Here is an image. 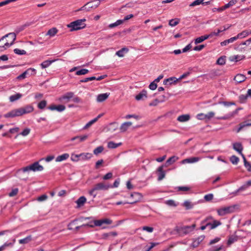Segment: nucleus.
<instances>
[{
    "instance_id": "nucleus-1",
    "label": "nucleus",
    "mask_w": 251,
    "mask_h": 251,
    "mask_svg": "<svg viewBox=\"0 0 251 251\" xmlns=\"http://www.w3.org/2000/svg\"><path fill=\"white\" fill-rule=\"evenodd\" d=\"M16 39V34L14 32L8 33L2 36L0 39V52L6 50L12 46Z\"/></svg>"
},
{
    "instance_id": "nucleus-2",
    "label": "nucleus",
    "mask_w": 251,
    "mask_h": 251,
    "mask_svg": "<svg viewBox=\"0 0 251 251\" xmlns=\"http://www.w3.org/2000/svg\"><path fill=\"white\" fill-rule=\"evenodd\" d=\"M86 21V20L85 18L78 19L71 22L67 26L70 28V31L78 30L86 27V25L85 24Z\"/></svg>"
},
{
    "instance_id": "nucleus-3",
    "label": "nucleus",
    "mask_w": 251,
    "mask_h": 251,
    "mask_svg": "<svg viewBox=\"0 0 251 251\" xmlns=\"http://www.w3.org/2000/svg\"><path fill=\"white\" fill-rule=\"evenodd\" d=\"M110 188H112L111 185L103 182H100L96 184L94 186L93 188L89 191V194L95 198L97 196V194L94 193L95 191L99 190H107Z\"/></svg>"
},
{
    "instance_id": "nucleus-4",
    "label": "nucleus",
    "mask_w": 251,
    "mask_h": 251,
    "mask_svg": "<svg viewBox=\"0 0 251 251\" xmlns=\"http://www.w3.org/2000/svg\"><path fill=\"white\" fill-rule=\"evenodd\" d=\"M44 170V167L39 164L38 162H35L34 163L27 166L25 167L22 168L19 171H22L23 172H28L29 171L38 172L42 171Z\"/></svg>"
},
{
    "instance_id": "nucleus-5",
    "label": "nucleus",
    "mask_w": 251,
    "mask_h": 251,
    "mask_svg": "<svg viewBox=\"0 0 251 251\" xmlns=\"http://www.w3.org/2000/svg\"><path fill=\"white\" fill-rule=\"evenodd\" d=\"M195 227V224H193L190 226H176L175 228V230L179 234H187L193 231Z\"/></svg>"
},
{
    "instance_id": "nucleus-6",
    "label": "nucleus",
    "mask_w": 251,
    "mask_h": 251,
    "mask_svg": "<svg viewBox=\"0 0 251 251\" xmlns=\"http://www.w3.org/2000/svg\"><path fill=\"white\" fill-rule=\"evenodd\" d=\"M234 210L232 206L224 207L217 209V212L219 216H224L227 214L232 213Z\"/></svg>"
},
{
    "instance_id": "nucleus-7",
    "label": "nucleus",
    "mask_w": 251,
    "mask_h": 251,
    "mask_svg": "<svg viewBox=\"0 0 251 251\" xmlns=\"http://www.w3.org/2000/svg\"><path fill=\"white\" fill-rule=\"evenodd\" d=\"M29 111H10L7 114L4 115L5 118H14L20 116L28 113Z\"/></svg>"
},
{
    "instance_id": "nucleus-8",
    "label": "nucleus",
    "mask_w": 251,
    "mask_h": 251,
    "mask_svg": "<svg viewBox=\"0 0 251 251\" xmlns=\"http://www.w3.org/2000/svg\"><path fill=\"white\" fill-rule=\"evenodd\" d=\"M148 98V92L145 89H143L135 96V99L137 101H143Z\"/></svg>"
},
{
    "instance_id": "nucleus-9",
    "label": "nucleus",
    "mask_w": 251,
    "mask_h": 251,
    "mask_svg": "<svg viewBox=\"0 0 251 251\" xmlns=\"http://www.w3.org/2000/svg\"><path fill=\"white\" fill-rule=\"evenodd\" d=\"M93 226H101L103 224L110 225L112 223V221L109 219H103L101 220H95Z\"/></svg>"
},
{
    "instance_id": "nucleus-10",
    "label": "nucleus",
    "mask_w": 251,
    "mask_h": 251,
    "mask_svg": "<svg viewBox=\"0 0 251 251\" xmlns=\"http://www.w3.org/2000/svg\"><path fill=\"white\" fill-rule=\"evenodd\" d=\"M214 116V113L210 112L208 114L200 113L197 115V118L199 120H209Z\"/></svg>"
},
{
    "instance_id": "nucleus-11",
    "label": "nucleus",
    "mask_w": 251,
    "mask_h": 251,
    "mask_svg": "<svg viewBox=\"0 0 251 251\" xmlns=\"http://www.w3.org/2000/svg\"><path fill=\"white\" fill-rule=\"evenodd\" d=\"M130 197L134 198V200L131 202H126L125 203H135L137 201H139L142 198V196L139 193L134 192L130 194Z\"/></svg>"
},
{
    "instance_id": "nucleus-12",
    "label": "nucleus",
    "mask_w": 251,
    "mask_h": 251,
    "mask_svg": "<svg viewBox=\"0 0 251 251\" xmlns=\"http://www.w3.org/2000/svg\"><path fill=\"white\" fill-rule=\"evenodd\" d=\"M200 159L201 158L199 157H190L182 160L181 161V163L183 164L186 163H194L198 162Z\"/></svg>"
},
{
    "instance_id": "nucleus-13",
    "label": "nucleus",
    "mask_w": 251,
    "mask_h": 251,
    "mask_svg": "<svg viewBox=\"0 0 251 251\" xmlns=\"http://www.w3.org/2000/svg\"><path fill=\"white\" fill-rule=\"evenodd\" d=\"M205 238L204 235H201L198 238L195 239L192 243V247L196 248L204 240Z\"/></svg>"
},
{
    "instance_id": "nucleus-14",
    "label": "nucleus",
    "mask_w": 251,
    "mask_h": 251,
    "mask_svg": "<svg viewBox=\"0 0 251 251\" xmlns=\"http://www.w3.org/2000/svg\"><path fill=\"white\" fill-rule=\"evenodd\" d=\"M233 148L234 150L237 151L241 156L243 157V155H244L242 151H243V147L241 143H235L233 144Z\"/></svg>"
},
{
    "instance_id": "nucleus-15",
    "label": "nucleus",
    "mask_w": 251,
    "mask_h": 251,
    "mask_svg": "<svg viewBox=\"0 0 251 251\" xmlns=\"http://www.w3.org/2000/svg\"><path fill=\"white\" fill-rule=\"evenodd\" d=\"M132 123L130 122H125L122 124L120 127L121 132H125L127 130L129 127L132 125Z\"/></svg>"
},
{
    "instance_id": "nucleus-16",
    "label": "nucleus",
    "mask_w": 251,
    "mask_h": 251,
    "mask_svg": "<svg viewBox=\"0 0 251 251\" xmlns=\"http://www.w3.org/2000/svg\"><path fill=\"white\" fill-rule=\"evenodd\" d=\"M128 51L129 49L127 47H124L116 51V55L120 57H123L125 56V54L128 52Z\"/></svg>"
},
{
    "instance_id": "nucleus-17",
    "label": "nucleus",
    "mask_w": 251,
    "mask_h": 251,
    "mask_svg": "<svg viewBox=\"0 0 251 251\" xmlns=\"http://www.w3.org/2000/svg\"><path fill=\"white\" fill-rule=\"evenodd\" d=\"M103 113L99 114L96 118L90 121L88 123L86 124V125L83 127L84 129H87L91 126L93 124H94L96 122L98 121V120L103 115Z\"/></svg>"
},
{
    "instance_id": "nucleus-18",
    "label": "nucleus",
    "mask_w": 251,
    "mask_h": 251,
    "mask_svg": "<svg viewBox=\"0 0 251 251\" xmlns=\"http://www.w3.org/2000/svg\"><path fill=\"white\" fill-rule=\"evenodd\" d=\"M246 78L247 77L245 75L239 74L235 76L234 80L237 83H240L244 81L246 79Z\"/></svg>"
},
{
    "instance_id": "nucleus-19",
    "label": "nucleus",
    "mask_w": 251,
    "mask_h": 251,
    "mask_svg": "<svg viewBox=\"0 0 251 251\" xmlns=\"http://www.w3.org/2000/svg\"><path fill=\"white\" fill-rule=\"evenodd\" d=\"M245 58L244 55H235L229 57V60L233 62H238Z\"/></svg>"
},
{
    "instance_id": "nucleus-20",
    "label": "nucleus",
    "mask_w": 251,
    "mask_h": 251,
    "mask_svg": "<svg viewBox=\"0 0 251 251\" xmlns=\"http://www.w3.org/2000/svg\"><path fill=\"white\" fill-rule=\"evenodd\" d=\"M166 99V97L162 95L161 98L156 99L154 100H153L152 102H150L149 104L150 106H156L159 103L162 102L164 101H165Z\"/></svg>"
},
{
    "instance_id": "nucleus-21",
    "label": "nucleus",
    "mask_w": 251,
    "mask_h": 251,
    "mask_svg": "<svg viewBox=\"0 0 251 251\" xmlns=\"http://www.w3.org/2000/svg\"><path fill=\"white\" fill-rule=\"evenodd\" d=\"M80 156V160L86 161L90 159L92 157V154L91 153L86 152L79 154Z\"/></svg>"
},
{
    "instance_id": "nucleus-22",
    "label": "nucleus",
    "mask_w": 251,
    "mask_h": 251,
    "mask_svg": "<svg viewBox=\"0 0 251 251\" xmlns=\"http://www.w3.org/2000/svg\"><path fill=\"white\" fill-rule=\"evenodd\" d=\"M56 60H47L40 64V66L42 69H46L49 67L52 63L55 62Z\"/></svg>"
},
{
    "instance_id": "nucleus-23",
    "label": "nucleus",
    "mask_w": 251,
    "mask_h": 251,
    "mask_svg": "<svg viewBox=\"0 0 251 251\" xmlns=\"http://www.w3.org/2000/svg\"><path fill=\"white\" fill-rule=\"evenodd\" d=\"M91 3L95 2V4H93L92 5L90 4L89 5H88V8H87V11H90L91 9L96 8L100 5V0H94L93 1H91Z\"/></svg>"
},
{
    "instance_id": "nucleus-24",
    "label": "nucleus",
    "mask_w": 251,
    "mask_h": 251,
    "mask_svg": "<svg viewBox=\"0 0 251 251\" xmlns=\"http://www.w3.org/2000/svg\"><path fill=\"white\" fill-rule=\"evenodd\" d=\"M49 110H65L66 107L65 105L60 104L56 105L54 104H51L48 107Z\"/></svg>"
},
{
    "instance_id": "nucleus-25",
    "label": "nucleus",
    "mask_w": 251,
    "mask_h": 251,
    "mask_svg": "<svg viewBox=\"0 0 251 251\" xmlns=\"http://www.w3.org/2000/svg\"><path fill=\"white\" fill-rule=\"evenodd\" d=\"M69 154L67 153L62 154L56 158L55 161L58 162L66 160L69 157Z\"/></svg>"
},
{
    "instance_id": "nucleus-26",
    "label": "nucleus",
    "mask_w": 251,
    "mask_h": 251,
    "mask_svg": "<svg viewBox=\"0 0 251 251\" xmlns=\"http://www.w3.org/2000/svg\"><path fill=\"white\" fill-rule=\"evenodd\" d=\"M209 37H210V35H209V34L205 35L203 36H201L198 38H197L195 40V44H198L201 43L203 41L207 39Z\"/></svg>"
},
{
    "instance_id": "nucleus-27",
    "label": "nucleus",
    "mask_w": 251,
    "mask_h": 251,
    "mask_svg": "<svg viewBox=\"0 0 251 251\" xmlns=\"http://www.w3.org/2000/svg\"><path fill=\"white\" fill-rule=\"evenodd\" d=\"M74 96V93L72 92H67L66 94H65L64 95H63L62 97L59 98V100H69L71 98H73Z\"/></svg>"
},
{
    "instance_id": "nucleus-28",
    "label": "nucleus",
    "mask_w": 251,
    "mask_h": 251,
    "mask_svg": "<svg viewBox=\"0 0 251 251\" xmlns=\"http://www.w3.org/2000/svg\"><path fill=\"white\" fill-rule=\"evenodd\" d=\"M250 34L249 31L248 30H244L241 32L238 33L236 36L237 39H242L249 36Z\"/></svg>"
},
{
    "instance_id": "nucleus-29",
    "label": "nucleus",
    "mask_w": 251,
    "mask_h": 251,
    "mask_svg": "<svg viewBox=\"0 0 251 251\" xmlns=\"http://www.w3.org/2000/svg\"><path fill=\"white\" fill-rule=\"evenodd\" d=\"M158 180H161L163 178L165 177V173L163 171V167L160 166L158 169Z\"/></svg>"
},
{
    "instance_id": "nucleus-30",
    "label": "nucleus",
    "mask_w": 251,
    "mask_h": 251,
    "mask_svg": "<svg viewBox=\"0 0 251 251\" xmlns=\"http://www.w3.org/2000/svg\"><path fill=\"white\" fill-rule=\"evenodd\" d=\"M109 96V94L107 93H103V94H99L97 96V101L99 102H102L104 100H105L106 99L108 98Z\"/></svg>"
},
{
    "instance_id": "nucleus-31",
    "label": "nucleus",
    "mask_w": 251,
    "mask_h": 251,
    "mask_svg": "<svg viewBox=\"0 0 251 251\" xmlns=\"http://www.w3.org/2000/svg\"><path fill=\"white\" fill-rule=\"evenodd\" d=\"M86 201V199L84 196L80 197L76 201V203L77 205V207H79L83 206Z\"/></svg>"
},
{
    "instance_id": "nucleus-32",
    "label": "nucleus",
    "mask_w": 251,
    "mask_h": 251,
    "mask_svg": "<svg viewBox=\"0 0 251 251\" xmlns=\"http://www.w3.org/2000/svg\"><path fill=\"white\" fill-rule=\"evenodd\" d=\"M178 79L175 77H172L164 80L163 84L165 85H171L174 82H176Z\"/></svg>"
},
{
    "instance_id": "nucleus-33",
    "label": "nucleus",
    "mask_w": 251,
    "mask_h": 251,
    "mask_svg": "<svg viewBox=\"0 0 251 251\" xmlns=\"http://www.w3.org/2000/svg\"><path fill=\"white\" fill-rule=\"evenodd\" d=\"M190 119V116L188 114L182 115L177 118V120L180 122H185Z\"/></svg>"
},
{
    "instance_id": "nucleus-34",
    "label": "nucleus",
    "mask_w": 251,
    "mask_h": 251,
    "mask_svg": "<svg viewBox=\"0 0 251 251\" xmlns=\"http://www.w3.org/2000/svg\"><path fill=\"white\" fill-rule=\"evenodd\" d=\"M118 128V125L116 123H111L107 126V129L108 131L113 132L115 131Z\"/></svg>"
},
{
    "instance_id": "nucleus-35",
    "label": "nucleus",
    "mask_w": 251,
    "mask_h": 251,
    "mask_svg": "<svg viewBox=\"0 0 251 251\" xmlns=\"http://www.w3.org/2000/svg\"><path fill=\"white\" fill-rule=\"evenodd\" d=\"M22 96V95L20 93H17L16 94L11 95L9 97V100L11 102H14L17 100L20 99Z\"/></svg>"
},
{
    "instance_id": "nucleus-36",
    "label": "nucleus",
    "mask_w": 251,
    "mask_h": 251,
    "mask_svg": "<svg viewBox=\"0 0 251 251\" xmlns=\"http://www.w3.org/2000/svg\"><path fill=\"white\" fill-rule=\"evenodd\" d=\"M32 240V236L29 235L24 239H22L19 240V242L21 244H25L28 243Z\"/></svg>"
},
{
    "instance_id": "nucleus-37",
    "label": "nucleus",
    "mask_w": 251,
    "mask_h": 251,
    "mask_svg": "<svg viewBox=\"0 0 251 251\" xmlns=\"http://www.w3.org/2000/svg\"><path fill=\"white\" fill-rule=\"evenodd\" d=\"M178 159V157L176 156H172L169 158L166 162V164L167 166L174 163Z\"/></svg>"
},
{
    "instance_id": "nucleus-38",
    "label": "nucleus",
    "mask_w": 251,
    "mask_h": 251,
    "mask_svg": "<svg viewBox=\"0 0 251 251\" xmlns=\"http://www.w3.org/2000/svg\"><path fill=\"white\" fill-rule=\"evenodd\" d=\"M229 27V26H228L227 27H224V29H218L217 30V32H212L210 33L209 34V35H210V37H212L213 36H218V35H219L220 33L226 30Z\"/></svg>"
},
{
    "instance_id": "nucleus-39",
    "label": "nucleus",
    "mask_w": 251,
    "mask_h": 251,
    "mask_svg": "<svg viewBox=\"0 0 251 251\" xmlns=\"http://www.w3.org/2000/svg\"><path fill=\"white\" fill-rule=\"evenodd\" d=\"M122 145V143H115L114 142L111 141L108 143L107 147L110 149H115Z\"/></svg>"
},
{
    "instance_id": "nucleus-40",
    "label": "nucleus",
    "mask_w": 251,
    "mask_h": 251,
    "mask_svg": "<svg viewBox=\"0 0 251 251\" xmlns=\"http://www.w3.org/2000/svg\"><path fill=\"white\" fill-rule=\"evenodd\" d=\"M182 205L186 209H190L193 207L194 204L189 201H185Z\"/></svg>"
},
{
    "instance_id": "nucleus-41",
    "label": "nucleus",
    "mask_w": 251,
    "mask_h": 251,
    "mask_svg": "<svg viewBox=\"0 0 251 251\" xmlns=\"http://www.w3.org/2000/svg\"><path fill=\"white\" fill-rule=\"evenodd\" d=\"M179 19L176 18L175 19H171L169 21V25L172 27L175 26L179 23Z\"/></svg>"
},
{
    "instance_id": "nucleus-42",
    "label": "nucleus",
    "mask_w": 251,
    "mask_h": 251,
    "mask_svg": "<svg viewBox=\"0 0 251 251\" xmlns=\"http://www.w3.org/2000/svg\"><path fill=\"white\" fill-rule=\"evenodd\" d=\"M221 225V223L220 221L214 220L212 223L210 222V226H209L211 229H213Z\"/></svg>"
},
{
    "instance_id": "nucleus-43",
    "label": "nucleus",
    "mask_w": 251,
    "mask_h": 251,
    "mask_svg": "<svg viewBox=\"0 0 251 251\" xmlns=\"http://www.w3.org/2000/svg\"><path fill=\"white\" fill-rule=\"evenodd\" d=\"M238 0H230L227 3L223 6L225 9L235 5L237 2Z\"/></svg>"
},
{
    "instance_id": "nucleus-44",
    "label": "nucleus",
    "mask_w": 251,
    "mask_h": 251,
    "mask_svg": "<svg viewBox=\"0 0 251 251\" xmlns=\"http://www.w3.org/2000/svg\"><path fill=\"white\" fill-rule=\"evenodd\" d=\"M57 31L58 30L56 28L53 27L48 30L47 34L50 35L51 37H52L57 33Z\"/></svg>"
},
{
    "instance_id": "nucleus-45",
    "label": "nucleus",
    "mask_w": 251,
    "mask_h": 251,
    "mask_svg": "<svg viewBox=\"0 0 251 251\" xmlns=\"http://www.w3.org/2000/svg\"><path fill=\"white\" fill-rule=\"evenodd\" d=\"M243 159L244 160L245 167L247 168L248 171L251 172V164L247 161L244 155H243Z\"/></svg>"
},
{
    "instance_id": "nucleus-46",
    "label": "nucleus",
    "mask_w": 251,
    "mask_h": 251,
    "mask_svg": "<svg viewBox=\"0 0 251 251\" xmlns=\"http://www.w3.org/2000/svg\"><path fill=\"white\" fill-rule=\"evenodd\" d=\"M250 44V43L249 41V40H247L246 41H244V42H242V43H241L239 46L237 47H235L234 48V49L236 50H242V49L243 48H240V46H242V45H246V46H249V45Z\"/></svg>"
},
{
    "instance_id": "nucleus-47",
    "label": "nucleus",
    "mask_w": 251,
    "mask_h": 251,
    "mask_svg": "<svg viewBox=\"0 0 251 251\" xmlns=\"http://www.w3.org/2000/svg\"><path fill=\"white\" fill-rule=\"evenodd\" d=\"M14 52L18 55H25L26 54V51L24 50H21L18 48L15 49L14 50Z\"/></svg>"
},
{
    "instance_id": "nucleus-48",
    "label": "nucleus",
    "mask_w": 251,
    "mask_h": 251,
    "mask_svg": "<svg viewBox=\"0 0 251 251\" xmlns=\"http://www.w3.org/2000/svg\"><path fill=\"white\" fill-rule=\"evenodd\" d=\"M226 63V56H222L217 60V64L220 65H223Z\"/></svg>"
},
{
    "instance_id": "nucleus-49",
    "label": "nucleus",
    "mask_w": 251,
    "mask_h": 251,
    "mask_svg": "<svg viewBox=\"0 0 251 251\" xmlns=\"http://www.w3.org/2000/svg\"><path fill=\"white\" fill-rule=\"evenodd\" d=\"M89 70L86 69H81L76 72L75 75H84L87 74Z\"/></svg>"
},
{
    "instance_id": "nucleus-50",
    "label": "nucleus",
    "mask_w": 251,
    "mask_h": 251,
    "mask_svg": "<svg viewBox=\"0 0 251 251\" xmlns=\"http://www.w3.org/2000/svg\"><path fill=\"white\" fill-rule=\"evenodd\" d=\"M230 161L233 164L236 165L238 163L239 159V158L235 155H232L230 158Z\"/></svg>"
},
{
    "instance_id": "nucleus-51",
    "label": "nucleus",
    "mask_w": 251,
    "mask_h": 251,
    "mask_svg": "<svg viewBox=\"0 0 251 251\" xmlns=\"http://www.w3.org/2000/svg\"><path fill=\"white\" fill-rule=\"evenodd\" d=\"M47 105V101L45 100H43L41 101L38 104V108L40 109H44Z\"/></svg>"
},
{
    "instance_id": "nucleus-52",
    "label": "nucleus",
    "mask_w": 251,
    "mask_h": 251,
    "mask_svg": "<svg viewBox=\"0 0 251 251\" xmlns=\"http://www.w3.org/2000/svg\"><path fill=\"white\" fill-rule=\"evenodd\" d=\"M236 241H237V237L234 236H231L229 237V238L227 241V244L228 246H230L231 244H233Z\"/></svg>"
},
{
    "instance_id": "nucleus-53",
    "label": "nucleus",
    "mask_w": 251,
    "mask_h": 251,
    "mask_svg": "<svg viewBox=\"0 0 251 251\" xmlns=\"http://www.w3.org/2000/svg\"><path fill=\"white\" fill-rule=\"evenodd\" d=\"M71 159L74 162H77L80 160V156L79 154L73 153L71 155Z\"/></svg>"
},
{
    "instance_id": "nucleus-54",
    "label": "nucleus",
    "mask_w": 251,
    "mask_h": 251,
    "mask_svg": "<svg viewBox=\"0 0 251 251\" xmlns=\"http://www.w3.org/2000/svg\"><path fill=\"white\" fill-rule=\"evenodd\" d=\"M103 151V147L102 146H99L94 150L93 152L94 154L98 155L101 153Z\"/></svg>"
},
{
    "instance_id": "nucleus-55",
    "label": "nucleus",
    "mask_w": 251,
    "mask_h": 251,
    "mask_svg": "<svg viewBox=\"0 0 251 251\" xmlns=\"http://www.w3.org/2000/svg\"><path fill=\"white\" fill-rule=\"evenodd\" d=\"M87 135H84L82 136H76L72 138L71 140L74 141L75 139H79V142H82L85 140L87 138Z\"/></svg>"
},
{
    "instance_id": "nucleus-56",
    "label": "nucleus",
    "mask_w": 251,
    "mask_h": 251,
    "mask_svg": "<svg viewBox=\"0 0 251 251\" xmlns=\"http://www.w3.org/2000/svg\"><path fill=\"white\" fill-rule=\"evenodd\" d=\"M177 189L179 191L187 192L191 189V187L189 186H179L177 188Z\"/></svg>"
},
{
    "instance_id": "nucleus-57",
    "label": "nucleus",
    "mask_w": 251,
    "mask_h": 251,
    "mask_svg": "<svg viewBox=\"0 0 251 251\" xmlns=\"http://www.w3.org/2000/svg\"><path fill=\"white\" fill-rule=\"evenodd\" d=\"M251 126V122H246L244 123H242L240 125V127L237 130V132H239L243 127H244L246 126Z\"/></svg>"
},
{
    "instance_id": "nucleus-58",
    "label": "nucleus",
    "mask_w": 251,
    "mask_h": 251,
    "mask_svg": "<svg viewBox=\"0 0 251 251\" xmlns=\"http://www.w3.org/2000/svg\"><path fill=\"white\" fill-rule=\"evenodd\" d=\"M165 203L167 205L170 206L176 207L177 206V204L176 203L175 201L172 200L166 201Z\"/></svg>"
},
{
    "instance_id": "nucleus-59",
    "label": "nucleus",
    "mask_w": 251,
    "mask_h": 251,
    "mask_svg": "<svg viewBox=\"0 0 251 251\" xmlns=\"http://www.w3.org/2000/svg\"><path fill=\"white\" fill-rule=\"evenodd\" d=\"M248 98L247 97V95H241L239 96V100L240 102L241 103H244L246 101L247 99Z\"/></svg>"
},
{
    "instance_id": "nucleus-60",
    "label": "nucleus",
    "mask_w": 251,
    "mask_h": 251,
    "mask_svg": "<svg viewBox=\"0 0 251 251\" xmlns=\"http://www.w3.org/2000/svg\"><path fill=\"white\" fill-rule=\"evenodd\" d=\"M204 0H195L190 4V6H195L202 4Z\"/></svg>"
},
{
    "instance_id": "nucleus-61",
    "label": "nucleus",
    "mask_w": 251,
    "mask_h": 251,
    "mask_svg": "<svg viewBox=\"0 0 251 251\" xmlns=\"http://www.w3.org/2000/svg\"><path fill=\"white\" fill-rule=\"evenodd\" d=\"M77 222V220H74L73 221H72V222H71L68 226V229L70 230L73 229V228H74L73 226H75L76 225H77V223H76Z\"/></svg>"
},
{
    "instance_id": "nucleus-62",
    "label": "nucleus",
    "mask_w": 251,
    "mask_h": 251,
    "mask_svg": "<svg viewBox=\"0 0 251 251\" xmlns=\"http://www.w3.org/2000/svg\"><path fill=\"white\" fill-rule=\"evenodd\" d=\"M249 186L247 182H246L242 186H241L238 190V191H242L245 190L247 189L248 188H249Z\"/></svg>"
},
{
    "instance_id": "nucleus-63",
    "label": "nucleus",
    "mask_w": 251,
    "mask_h": 251,
    "mask_svg": "<svg viewBox=\"0 0 251 251\" xmlns=\"http://www.w3.org/2000/svg\"><path fill=\"white\" fill-rule=\"evenodd\" d=\"M48 197L47 195H41V196L39 197L37 199V200L39 201H45L46 200H47Z\"/></svg>"
},
{
    "instance_id": "nucleus-64",
    "label": "nucleus",
    "mask_w": 251,
    "mask_h": 251,
    "mask_svg": "<svg viewBox=\"0 0 251 251\" xmlns=\"http://www.w3.org/2000/svg\"><path fill=\"white\" fill-rule=\"evenodd\" d=\"M149 88L151 90H154L157 88V84L154 81L151 82L149 86Z\"/></svg>"
}]
</instances>
